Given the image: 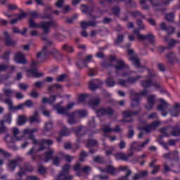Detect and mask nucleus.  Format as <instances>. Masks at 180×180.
<instances>
[{
    "instance_id": "obj_29",
    "label": "nucleus",
    "mask_w": 180,
    "mask_h": 180,
    "mask_svg": "<svg viewBox=\"0 0 180 180\" xmlns=\"http://www.w3.org/2000/svg\"><path fill=\"white\" fill-rule=\"evenodd\" d=\"M119 169L120 171H127V174L125 176H121L118 180H129V176L131 175V170L129 169V167H120Z\"/></svg>"
},
{
    "instance_id": "obj_57",
    "label": "nucleus",
    "mask_w": 180,
    "mask_h": 180,
    "mask_svg": "<svg viewBox=\"0 0 180 180\" xmlns=\"http://www.w3.org/2000/svg\"><path fill=\"white\" fill-rule=\"evenodd\" d=\"M53 129V122L50 121L45 124V131H50Z\"/></svg>"
},
{
    "instance_id": "obj_32",
    "label": "nucleus",
    "mask_w": 180,
    "mask_h": 180,
    "mask_svg": "<svg viewBox=\"0 0 180 180\" xmlns=\"http://www.w3.org/2000/svg\"><path fill=\"white\" fill-rule=\"evenodd\" d=\"M155 102V96L151 95L148 97V104L146 105V108L148 110H150L154 106V103Z\"/></svg>"
},
{
    "instance_id": "obj_17",
    "label": "nucleus",
    "mask_w": 180,
    "mask_h": 180,
    "mask_svg": "<svg viewBox=\"0 0 180 180\" xmlns=\"http://www.w3.org/2000/svg\"><path fill=\"white\" fill-rule=\"evenodd\" d=\"M134 155V152H130L128 155L124 153H118L115 155L116 160L120 161H129L130 160V157H133Z\"/></svg>"
},
{
    "instance_id": "obj_50",
    "label": "nucleus",
    "mask_w": 180,
    "mask_h": 180,
    "mask_svg": "<svg viewBox=\"0 0 180 180\" xmlns=\"http://www.w3.org/2000/svg\"><path fill=\"white\" fill-rule=\"evenodd\" d=\"M74 171H75L77 173V176H81V171L82 169V167H81V164L77 163L74 167H73Z\"/></svg>"
},
{
    "instance_id": "obj_54",
    "label": "nucleus",
    "mask_w": 180,
    "mask_h": 180,
    "mask_svg": "<svg viewBox=\"0 0 180 180\" xmlns=\"http://www.w3.org/2000/svg\"><path fill=\"white\" fill-rule=\"evenodd\" d=\"M140 78H141V76H136V77H129L127 79V82L129 84H136V82H137V81H139V79H140Z\"/></svg>"
},
{
    "instance_id": "obj_13",
    "label": "nucleus",
    "mask_w": 180,
    "mask_h": 180,
    "mask_svg": "<svg viewBox=\"0 0 180 180\" xmlns=\"http://www.w3.org/2000/svg\"><path fill=\"white\" fill-rule=\"evenodd\" d=\"M34 168L29 163H25L24 167H20V171L16 173L17 176H23L26 172H33Z\"/></svg>"
},
{
    "instance_id": "obj_51",
    "label": "nucleus",
    "mask_w": 180,
    "mask_h": 180,
    "mask_svg": "<svg viewBox=\"0 0 180 180\" xmlns=\"http://www.w3.org/2000/svg\"><path fill=\"white\" fill-rule=\"evenodd\" d=\"M6 127H5V120L0 121V134H4V133H6Z\"/></svg>"
},
{
    "instance_id": "obj_33",
    "label": "nucleus",
    "mask_w": 180,
    "mask_h": 180,
    "mask_svg": "<svg viewBox=\"0 0 180 180\" xmlns=\"http://www.w3.org/2000/svg\"><path fill=\"white\" fill-rule=\"evenodd\" d=\"M171 127H166L161 128L160 129V133H162V136H160V139H164V137H169L171 134H169Z\"/></svg>"
},
{
    "instance_id": "obj_37",
    "label": "nucleus",
    "mask_w": 180,
    "mask_h": 180,
    "mask_svg": "<svg viewBox=\"0 0 180 180\" xmlns=\"http://www.w3.org/2000/svg\"><path fill=\"white\" fill-rule=\"evenodd\" d=\"M166 58H167V60H169V63H170L171 64H172V63H175V61H178V58L173 52H169V53H167L166 55Z\"/></svg>"
},
{
    "instance_id": "obj_9",
    "label": "nucleus",
    "mask_w": 180,
    "mask_h": 180,
    "mask_svg": "<svg viewBox=\"0 0 180 180\" xmlns=\"http://www.w3.org/2000/svg\"><path fill=\"white\" fill-rule=\"evenodd\" d=\"M148 143H150V139H146L145 142L141 143L136 141L132 142L130 144L129 151H131V153H133V151H141V148H144Z\"/></svg>"
},
{
    "instance_id": "obj_18",
    "label": "nucleus",
    "mask_w": 180,
    "mask_h": 180,
    "mask_svg": "<svg viewBox=\"0 0 180 180\" xmlns=\"http://www.w3.org/2000/svg\"><path fill=\"white\" fill-rule=\"evenodd\" d=\"M14 61L17 64H22V65L27 64V60H26V58L22 52H18L15 55Z\"/></svg>"
},
{
    "instance_id": "obj_10",
    "label": "nucleus",
    "mask_w": 180,
    "mask_h": 180,
    "mask_svg": "<svg viewBox=\"0 0 180 180\" xmlns=\"http://www.w3.org/2000/svg\"><path fill=\"white\" fill-rule=\"evenodd\" d=\"M163 158H165L167 161H171L170 167H174V162L179 160V156H178V152L173 151L169 153L163 155Z\"/></svg>"
},
{
    "instance_id": "obj_49",
    "label": "nucleus",
    "mask_w": 180,
    "mask_h": 180,
    "mask_svg": "<svg viewBox=\"0 0 180 180\" xmlns=\"http://www.w3.org/2000/svg\"><path fill=\"white\" fill-rule=\"evenodd\" d=\"M3 93L6 98H11L12 96V94H13V90L4 88Z\"/></svg>"
},
{
    "instance_id": "obj_8",
    "label": "nucleus",
    "mask_w": 180,
    "mask_h": 180,
    "mask_svg": "<svg viewBox=\"0 0 180 180\" xmlns=\"http://www.w3.org/2000/svg\"><path fill=\"white\" fill-rule=\"evenodd\" d=\"M96 113L98 117H102V116H113L115 113V110L112 107L101 108L96 110Z\"/></svg>"
},
{
    "instance_id": "obj_39",
    "label": "nucleus",
    "mask_w": 180,
    "mask_h": 180,
    "mask_svg": "<svg viewBox=\"0 0 180 180\" xmlns=\"http://www.w3.org/2000/svg\"><path fill=\"white\" fill-rule=\"evenodd\" d=\"M12 133L13 134V137L15 139H16V140L18 141H20L21 140H23V139H25V136L22 135V136H18V134H19V129L16 128V127H14L12 130Z\"/></svg>"
},
{
    "instance_id": "obj_14",
    "label": "nucleus",
    "mask_w": 180,
    "mask_h": 180,
    "mask_svg": "<svg viewBox=\"0 0 180 180\" xmlns=\"http://www.w3.org/2000/svg\"><path fill=\"white\" fill-rule=\"evenodd\" d=\"M92 60V55H88L85 59H79L76 63L77 68L82 69L84 67H88L89 63Z\"/></svg>"
},
{
    "instance_id": "obj_35",
    "label": "nucleus",
    "mask_w": 180,
    "mask_h": 180,
    "mask_svg": "<svg viewBox=\"0 0 180 180\" xmlns=\"http://www.w3.org/2000/svg\"><path fill=\"white\" fill-rule=\"evenodd\" d=\"M30 123H40V118L39 117V112L34 111L33 115L30 117Z\"/></svg>"
},
{
    "instance_id": "obj_45",
    "label": "nucleus",
    "mask_w": 180,
    "mask_h": 180,
    "mask_svg": "<svg viewBox=\"0 0 180 180\" xmlns=\"http://www.w3.org/2000/svg\"><path fill=\"white\" fill-rule=\"evenodd\" d=\"M27 118L25 115H20L18 118V126H23L26 123Z\"/></svg>"
},
{
    "instance_id": "obj_34",
    "label": "nucleus",
    "mask_w": 180,
    "mask_h": 180,
    "mask_svg": "<svg viewBox=\"0 0 180 180\" xmlns=\"http://www.w3.org/2000/svg\"><path fill=\"white\" fill-rule=\"evenodd\" d=\"M101 172H107V174H110V175H115L116 172H119L115 167L109 165L107 167L106 169H101Z\"/></svg>"
},
{
    "instance_id": "obj_43",
    "label": "nucleus",
    "mask_w": 180,
    "mask_h": 180,
    "mask_svg": "<svg viewBox=\"0 0 180 180\" xmlns=\"http://www.w3.org/2000/svg\"><path fill=\"white\" fill-rule=\"evenodd\" d=\"M53 18L51 13L47 12V9L45 10L44 13L39 15L40 19H48L50 20Z\"/></svg>"
},
{
    "instance_id": "obj_28",
    "label": "nucleus",
    "mask_w": 180,
    "mask_h": 180,
    "mask_svg": "<svg viewBox=\"0 0 180 180\" xmlns=\"http://www.w3.org/2000/svg\"><path fill=\"white\" fill-rule=\"evenodd\" d=\"M0 101L1 102H4L6 105H8L9 110H12L13 108V101L11 97H7L6 99L4 98V95L0 94Z\"/></svg>"
},
{
    "instance_id": "obj_6",
    "label": "nucleus",
    "mask_w": 180,
    "mask_h": 180,
    "mask_svg": "<svg viewBox=\"0 0 180 180\" xmlns=\"http://www.w3.org/2000/svg\"><path fill=\"white\" fill-rule=\"evenodd\" d=\"M155 75L153 74L152 72H149L148 77L146 80H143L141 82V85L143 88H150L151 86H155V88H160V84L157 82H153L151 78L155 77Z\"/></svg>"
},
{
    "instance_id": "obj_61",
    "label": "nucleus",
    "mask_w": 180,
    "mask_h": 180,
    "mask_svg": "<svg viewBox=\"0 0 180 180\" xmlns=\"http://www.w3.org/2000/svg\"><path fill=\"white\" fill-rule=\"evenodd\" d=\"M4 121L6 122V123L11 124L12 122V114L8 113L4 115Z\"/></svg>"
},
{
    "instance_id": "obj_59",
    "label": "nucleus",
    "mask_w": 180,
    "mask_h": 180,
    "mask_svg": "<svg viewBox=\"0 0 180 180\" xmlns=\"http://www.w3.org/2000/svg\"><path fill=\"white\" fill-rule=\"evenodd\" d=\"M61 161V158L58 156L53 157V165H56V167H58L60 165V162Z\"/></svg>"
},
{
    "instance_id": "obj_27",
    "label": "nucleus",
    "mask_w": 180,
    "mask_h": 180,
    "mask_svg": "<svg viewBox=\"0 0 180 180\" xmlns=\"http://www.w3.org/2000/svg\"><path fill=\"white\" fill-rule=\"evenodd\" d=\"M160 104L158 106V110H160V112H162V116H167V112H164V110L168 108L169 105L167 103V101H164L163 99H160Z\"/></svg>"
},
{
    "instance_id": "obj_5",
    "label": "nucleus",
    "mask_w": 180,
    "mask_h": 180,
    "mask_svg": "<svg viewBox=\"0 0 180 180\" xmlns=\"http://www.w3.org/2000/svg\"><path fill=\"white\" fill-rule=\"evenodd\" d=\"M40 64V61L32 60L31 63V69L27 70V77H34V78H40V77H43L44 74L41 72H39L37 71V68H33L36 67V65H39Z\"/></svg>"
},
{
    "instance_id": "obj_7",
    "label": "nucleus",
    "mask_w": 180,
    "mask_h": 180,
    "mask_svg": "<svg viewBox=\"0 0 180 180\" xmlns=\"http://www.w3.org/2000/svg\"><path fill=\"white\" fill-rule=\"evenodd\" d=\"M70 165L67 164L65 165L64 167L62 168V171L58 175L57 179L58 180H70L72 179L73 176H68V172H70Z\"/></svg>"
},
{
    "instance_id": "obj_55",
    "label": "nucleus",
    "mask_w": 180,
    "mask_h": 180,
    "mask_svg": "<svg viewBox=\"0 0 180 180\" xmlns=\"http://www.w3.org/2000/svg\"><path fill=\"white\" fill-rule=\"evenodd\" d=\"M128 128L129 130L128 131L127 137L128 139H133V136H134V130H133V126L129 125Z\"/></svg>"
},
{
    "instance_id": "obj_11",
    "label": "nucleus",
    "mask_w": 180,
    "mask_h": 180,
    "mask_svg": "<svg viewBox=\"0 0 180 180\" xmlns=\"http://www.w3.org/2000/svg\"><path fill=\"white\" fill-rule=\"evenodd\" d=\"M140 113V110L133 111L130 110H127L123 112L124 115V122L126 123H130L133 122L132 116H137Z\"/></svg>"
},
{
    "instance_id": "obj_60",
    "label": "nucleus",
    "mask_w": 180,
    "mask_h": 180,
    "mask_svg": "<svg viewBox=\"0 0 180 180\" xmlns=\"http://www.w3.org/2000/svg\"><path fill=\"white\" fill-rule=\"evenodd\" d=\"M165 18H166V20H167L168 22H173L174 18H175V15H174V13H170L169 14H167Z\"/></svg>"
},
{
    "instance_id": "obj_38",
    "label": "nucleus",
    "mask_w": 180,
    "mask_h": 180,
    "mask_svg": "<svg viewBox=\"0 0 180 180\" xmlns=\"http://www.w3.org/2000/svg\"><path fill=\"white\" fill-rule=\"evenodd\" d=\"M43 33L44 34H42L41 35V39L44 41H46V44L45 46H46V49H49V46H53V41H51L50 39H49V37H47V34H44V32H43Z\"/></svg>"
},
{
    "instance_id": "obj_16",
    "label": "nucleus",
    "mask_w": 180,
    "mask_h": 180,
    "mask_svg": "<svg viewBox=\"0 0 180 180\" xmlns=\"http://www.w3.org/2000/svg\"><path fill=\"white\" fill-rule=\"evenodd\" d=\"M128 54L129 56V60L132 61L134 65L136 68H141V65H140V59L137 58V56L134 54V51L130 49L128 51Z\"/></svg>"
},
{
    "instance_id": "obj_19",
    "label": "nucleus",
    "mask_w": 180,
    "mask_h": 180,
    "mask_svg": "<svg viewBox=\"0 0 180 180\" xmlns=\"http://www.w3.org/2000/svg\"><path fill=\"white\" fill-rule=\"evenodd\" d=\"M37 131V128H34L32 129H26L22 131L23 134H29L30 136L27 138L28 140H32L33 144H37V140L34 138V135L33 133H36Z\"/></svg>"
},
{
    "instance_id": "obj_47",
    "label": "nucleus",
    "mask_w": 180,
    "mask_h": 180,
    "mask_svg": "<svg viewBox=\"0 0 180 180\" xmlns=\"http://www.w3.org/2000/svg\"><path fill=\"white\" fill-rule=\"evenodd\" d=\"M105 84L107 86L110 88L112 86H115L116 82H115V79H113V77H108L105 81Z\"/></svg>"
},
{
    "instance_id": "obj_15",
    "label": "nucleus",
    "mask_w": 180,
    "mask_h": 180,
    "mask_svg": "<svg viewBox=\"0 0 180 180\" xmlns=\"http://www.w3.org/2000/svg\"><path fill=\"white\" fill-rule=\"evenodd\" d=\"M160 124H161L160 121H155L150 125H146L144 127H139V130H144L146 131V133H150V131H153V130H155V129H157Z\"/></svg>"
},
{
    "instance_id": "obj_22",
    "label": "nucleus",
    "mask_w": 180,
    "mask_h": 180,
    "mask_svg": "<svg viewBox=\"0 0 180 180\" xmlns=\"http://www.w3.org/2000/svg\"><path fill=\"white\" fill-rule=\"evenodd\" d=\"M18 161H23L22 158H18L16 160H10L8 163V168L9 171L13 172L15 169H16V167H18Z\"/></svg>"
},
{
    "instance_id": "obj_12",
    "label": "nucleus",
    "mask_w": 180,
    "mask_h": 180,
    "mask_svg": "<svg viewBox=\"0 0 180 180\" xmlns=\"http://www.w3.org/2000/svg\"><path fill=\"white\" fill-rule=\"evenodd\" d=\"M148 91L147 90H143L140 94L135 93L134 97L132 98L131 106L136 108L139 106L140 100L141 99V96H147Z\"/></svg>"
},
{
    "instance_id": "obj_52",
    "label": "nucleus",
    "mask_w": 180,
    "mask_h": 180,
    "mask_svg": "<svg viewBox=\"0 0 180 180\" xmlns=\"http://www.w3.org/2000/svg\"><path fill=\"white\" fill-rule=\"evenodd\" d=\"M121 2H125V4L129 6L130 8H134L136 6V2L133 1V0H119Z\"/></svg>"
},
{
    "instance_id": "obj_4",
    "label": "nucleus",
    "mask_w": 180,
    "mask_h": 180,
    "mask_svg": "<svg viewBox=\"0 0 180 180\" xmlns=\"http://www.w3.org/2000/svg\"><path fill=\"white\" fill-rule=\"evenodd\" d=\"M75 105V103L72 102L68 104L67 107H63L60 104H56L53 105V108L56 110V112H58V115H65V116L68 117V115H71V112H70V110H71V109H72Z\"/></svg>"
},
{
    "instance_id": "obj_64",
    "label": "nucleus",
    "mask_w": 180,
    "mask_h": 180,
    "mask_svg": "<svg viewBox=\"0 0 180 180\" xmlns=\"http://www.w3.org/2000/svg\"><path fill=\"white\" fill-rule=\"evenodd\" d=\"M98 72V70L94 68H91L89 70V77H95Z\"/></svg>"
},
{
    "instance_id": "obj_42",
    "label": "nucleus",
    "mask_w": 180,
    "mask_h": 180,
    "mask_svg": "<svg viewBox=\"0 0 180 180\" xmlns=\"http://www.w3.org/2000/svg\"><path fill=\"white\" fill-rule=\"evenodd\" d=\"M130 15H131L133 18H141V19H146V15H143V13L139 11L130 12Z\"/></svg>"
},
{
    "instance_id": "obj_1",
    "label": "nucleus",
    "mask_w": 180,
    "mask_h": 180,
    "mask_svg": "<svg viewBox=\"0 0 180 180\" xmlns=\"http://www.w3.org/2000/svg\"><path fill=\"white\" fill-rule=\"evenodd\" d=\"M28 23L29 27L31 29H39V27L42 29L44 34H49L51 27H53V29H58V27H60L58 22L54 20L45 21L41 22L40 24H37L36 22H34L33 18H30Z\"/></svg>"
},
{
    "instance_id": "obj_30",
    "label": "nucleus",
    "mask_w": 180,
    "mask_h": 180,
    "mask_svg": "<svg viewBox=\"0 0 180 180\" xmlns=\"http://www.w3.org/2000/svg\"><path fill=\"white\" fill-rule=\"evenodd\" d=\"M112 67H114V68H115L117 70H124V68L128 70L129 68V65H126V63H124V60H117L116 65H112Z\"/></svg>"
},
{
    "instance_id": "obj_48",
    "label": "nucleus",
    "mask_w": 180,
    "mask_h": 180,
    "mask_svg": "<svg viewBox=\"0 0 180 180\" xmlns=\"http://www.w3.org/2000/svg\"><path fill=\"white\" fill-rule=\"evenodd\" d=\"M62 50H64V51H66L67 53H74V47L68 44L63 45Z\"/></svg>"
},
{
    "instance_id": "obj_31",
    "label": "nucleus",
    "mask_w": 180,
    "mask_h": 180,
    "mask_svg": "<svg viewBox=\"0 0 180 180\" xmlns=\"http://www.w3.org/2000/svg\"><path fill=\"white\" fill-rule=\"evenodd\" d=\"M54 142L53 141V140L51 139H41V142L39 143V148L38 149V151H42V150H44L46 148L44 147V146H46V144L47 146H52V144Z\"/></svg>"
},
{
    "instance_id": "obj_21",
    "label": "nucleus",
    "mask_w": 180,
    "mask_h": 180,
    "mask_svg": "<svg viewBox=\"0 0 180 180\" xmlns=\"http://www.w3.org/2000/svg\"><path fill=\"white\" fill-rule=\"evenodd\" d=\"M101 85L102 82L101 80L93 79L90 81L89 89L91 91H95L96 89H98V88H101Z\"/></svg>"
},
{
    "instance_id": "obj_62",
    "label": "nucleus",
    "mask_w": 180,
    "mask_h": 180,
    "mask_svg": "<svg viewBox=\"0 0 180 180\" xmlns=\"http://www.w3.org/2000/svg\"><path fill=\"white\" fill-rule=\"evenodd\" d=\"M72 11V8L70 6H65L63 8L62 13H69V12H71Z\"/></svg>"
},
{
    "instance_id": "obj_41",
    "label": "nucleus",
    "mask_w": 180,
    "mask_h": 180,
    "mask_svg": "<svg viewBox=\"0 0 180 180\" xmlns=\"http://www.w3.org/2000/svg\"><path fill=\"white\" fill-rule=\"evenodd\" d=\"M179 108H180V104L178 103H176L174 104V107L172 110H171L170 113L172 115V116H178V115H179V111H178L176 109H178Z\"/></svg>"
},
{
    "instance_id": "obj_56",
    "label": "nucleus",
    "mask_w": 180,
    "mask_h": 180,
    "mask_svg": "<svg viewBox=\"0 0 180 180\" xmlns=\"http://www.w3.org/2000/svg\"><path fill=\"white\" fill-rule=\"evenodd\" d=\"M94 162H98L99 164H103L105 160L101 156H96L93 158Z\"/></svg>"
},
{
    "instance_id": "obj_58",
    "label": "nucleus",
    "mask_w": 180,
    "mask_h": 180,
    "mask_svg": "<svg viewBox=\"0 0 180 180\" xmlns=\"http://www.w3.org/2000/svg\"><path fill=\"white\" fill-rule=\"evenodd\" d=\"M136 23H137L138 27H139V29H140V30H146V25L144 24H143V20H138Z\"/></svg>"
},
{
    "instance_id": "obj_25",
    "label": "nucleus",
    "mask_w": 180,
    "mask_h": 180,
    "mask_svg": "<svg viewBox=\"0 0 180 180\" xmlns=\"http://www.w3.org/2000/svg\"><path fill=\"white\" fill-rule=\"evenodd\" d=\"M101 101L102 100L101 99V98H99L98 96H96L91 98L89 105L90 108H91L92 109H95L96 108H98L99 105H101Z\"/></svg>"
},
{
    "instance_id": "obj_20",
    "label": "nucleus",
    "mask_w": 180,
    "mask_h": 180,
    "mask_svg": "<svg viewBox=\"0 0 180 180\" xmlns=\"http://www.w3.org/2000/svg\"><path fill=\"white\" fill-rule=\"evenodd\" d=\"M70 130L71 131H74L77 137H82V136H85L86 134V129L82 126L72 127Z\"/></svg>"
},
{
    "instance_id": "obj_3",
    "label": "nucleus",
    "mask_w": 180,
    "mask_h": 180,
    "mask_svg": "<svg viewBox=\"0 0 180 180\" xmlns=\"http://www.w3.org/2000/svg\"><path fill=\"white\" fill-rule=\"evenodd\" d=\"M86 114V110H75L71 112V114H68V123L71 125L77 124V123H79V120L78 119L85 117Z\"/></svg>"
},
{
    "instance_id": "obj_40",
    "label": "nucleus",
    "mask_w": 180,
    "mask_h": 180,
    "mask_svg": "<svg viewBox=\"0 0 180 180\" xmlns=\"http://www.w3.org/2000/svg\"><path fill=\"white\" fill-rule=\"evenodd\" d=\"M98 146V141L96 139H88L86 141V147L91 148V147H96Z\"/></svg>"
},
{
    "instance_id": "obj_63",
    "label": "nucleus",
    "mask_w": 180,
    "mask_h": 180,
    "mask_svg": "<svg viewBox=\"0 0 180 180\" xmlns=\"http://www.w3.org/2000/svg\"><path fill=\"white\" fill-rule=\"evenodd\" d=\"M118 147L120 150H124L126 148V142L123 139H121L118 143Z\"/></svg>"
},
{
    "instance_id": "obj_46",
    "label": "nucleus",
    "mask_w": 180,
    "mask_h": 180,
    "mask_svg": "<svg viewBox=\"0 0 180 180\" xmlns=\"http://www.w3.org/2000/svg\"><path fill=\"white\" fill-rule=\"evenodd\" d=\"M71 134V131L67 128V127H63L62 128V130L60 132V136H63V137H65L67 136H70Z\"/></svg>"
},
{
    "instance_id": "obj_36",
    "label": "nucleus",
    "mask_w": 180,
    "mask_h": 180,
    "mask_svg": "<svg viewBox=\"0 0 180 180\" xmlns=\"http://www.w3.org/2000/svg\"><path fill=\"white\" fill-rule=\"evenodd\" d=\"M53 154H54V150L51 148L46 151L45 153V158H44V162H49L53 158Z\"/></svg>"
},
{
    "instance_id": "obj_53",
    "label": "nucleus",
    "mask_w": 180,
    "mask_h": 180,
    "mask_svg": "<svg viewBox=\"0 0 180 180\" xmlns=\"http://www.w3.org/2000/svg\"><path fill=\"white\" fill-rule=\"evenodd\" d=\"M68 77V75L67 74H65V73L62 74L56 78V81H57V82H63V81L67 79Z\"/></svg>"
},
{
    "instance_id": "obj_2",
    "label": "nucleus",
    "mask_w": 180,
    "mask_h": 180,
    "mask_svg": "<svg viewBox=\"0 0 180 180\" xmlns=\"http://www.w3.org/2000/svg\"><path fill=\"white\" fill-rule=\"evenodd\" d=\"M49 56H53L56 60H61V57H63V53L61 51H58V49L54 48L52 51H49V48L47 46H44L41 51L39 52L37 54V58H41V60H46Z\"/></svg>"
},
{
    "instance_id": "obj_26",
    "label": "nucleus",
    "mask_w": 180,
    "mask_h": 180,
    "mask_svg": "<svg viewBox=\"0 0 180 180\" xmlns=\"http://www.w3.org/2000/svg\"><path fill=\"white\" fill-rule=\"evenodd\" d=\"M4 37H5V43H6V46H15V44H16V42L15 41H13L12 39H11V34H9V32L4 31Z\"/></svg>"
},
{
    "instance_id": "obj_24",
    "label": "nucleus",
    "mask_w": 180,
    "mask_h": 180,
    "mask_svg": "<svg viewBox=\"0 0 180 180\" xmlns=\"http://www.w3.org/2000/svg\"><path fill=\"white\" fill-rule=\"evenodd\" d=\"M103 133H119V131H122V129L120 125H117L115 129L109 127V125H104L102 127Z\"/></svg>"
},
{
    "instance_id": "obj_23",
    "label": "nucleus",
    "mask_w": 180,
    "mask_h": 180,
    "mask_svg": "<svg viewBox=\"0 0 180 180\" xmlns=\"http://www.w3.org/2000/svg\"><path fill=\"white\" fill-rule=\"evenodd\" d=\"M155 37L154 34L150 33L146 35H139V40H142L143 41H149L151 44H154V40Z\"/></svg>"
},
{
    "instance_id": "obj_44",
    "label": "nucleus",
    "mask_w": 180,
    "mask_h": 180,
    "mask_svg": "<svg viewBox=\"0 0 180 180\" xmlns=\"http://www.w3.org/2000/svg\"><path fill=\"white\" fill-rule=\"evenodd\" d=\"M124 40V36L122 34H119L117 35V39L115 40V45L119 46V44H121V43H123Z\"/></svg>"
}]
</instances>
